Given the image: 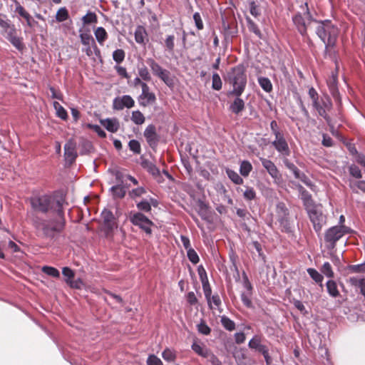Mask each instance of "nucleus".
Returning a JSON list of instances; mask_svg holds the SVG:
<instances>
[{
  "label": "nucleus",
  "mask_w": 365,
  "mask_h": 365,
  "mask_svg": "<svg viewBox=\"0 0 365 365\" xmlns=\"http://www.w3.org/2000/svg\"><path fill=\"white\" fill-rule=\"evenodd\" d=\"M52 217L48 220L36 224V227L42 230L43 235L48 238H53L60 234L65 227L66 220L63 210L51 215Z\"/></svg>",
  "instance_id": "obj_1"
},
{
  "label": "nucleus",
  "mask_w": 365,
  "mask_h": 365,
  "mask_svg": "<svg viewBox=\"0 0 365 365\" xmlns=\"http://www.w3.org/2000/svg\"><path fill=\"white\" fill-rule=\"evenodd\" d=\"M63 200L49 195H43L41 197H33L31 199V204L32 208L40 212H48L49 215H53L58 211L63 210Z\"/></svg>",
  "instance_id": "obj_2"
},
{
  "label": "nucleus",
  "mask_w": 365,
  "mask_h": 365,
  "mask_svg": "<svg viewBox=\"0 0 365 365\" xmlns=\"http://www.w3.org/2000/svg\"><path fill=\"white\" fill-rule=\"evenodd\" d=\"M314 24L317 36L325 43L326 48L333 47L336 43L338 29L329 21H312L309 23V26Z\"/></svg>",
  "instance_id": "obj_3"
},
{
  "label": "nucleus",
  "mask_w": 365,
  "mask_h": 365,
  "mask_svg": "<svg viewBox=\"0 0 365 365\" xmlns=\"http://www.w3.org/2000/svg\"><path fill=\"white\" fill-rule=\"evenodd\" d=\"M227 79L233 86V90L231 92L232 94L236 96H241L247 84L245 67L242 65H237L232 68L227 73Z\"/></svg>",
  "instance_id": "obj_4"
},
{
  "label": "nucleus",
  "mask_w": 365,
  "mask_h": 365,
  "mask_svg": "<svg viewBox=\"0 0 365 365\" xmlns=\"http://www.w3.org/2000/svg\"><path fill=\"white\" fill-rule=\"evenodd\" d=\"M349 232V228L344 225L334 226L327 230L324 236L325 241L329 244L328 247L334 249L336 242L346 233Z\"/></svg>",
  "instance_id": "obj_5"
},
{
  "label": "nucleus",
  "mask_w": 365,
  "mask_h": 365,
  "mask_svg": "<svg viewBox=\"0 0 365 365\" xmlns=\"http://www.w3.org/2000/svg\"><path fill=\"white\" fill-rule=\"evenodd\" d=\"M309 219L313 224L317 232H320L322 227L326 224V217L323 215L322 209L318 205H314L307 210Z\"/></svg>",
  "instance_id": "obj_6"
},
{
  "label": "nucleus",
  "mask_w": 365,
  "mask_h": 365,
  "mask_svg": "<svg viewBox=\"0 0 365 365\" xmlns=\"http://www.w3.org/2000/svg\"><path fill=\"white\" fill-rule=\"evenodd\" d=\"M314 108L317 110L319 115L323 117L329 125H331V118L327 114L332 108V103L328 96H323L320 99L317 101L316 104H312Z\"/></svg>",
  "instance_id": "obj_7"
},
{
  "label": "nucleus",
  "mask_w": 365,
  "mask_h": 365,
  "mask_svg": "<svg viewBox=\"0 0 365 365\" xmlns=\"http://www.w3.org/2000/svg\"><path fill=\"white\" fill-rule=\"evenodd\" d=\"M147 64L150 66L153 73L160 78L165 84L170 86L172 79L170 78V72L163 68L154 59L149 58L146 60Z\"/></svg>",
  "instance_id": "obj_8"
},
{
  "label": "nucleus",
  "mask_w": 365,
  "mask_h": 365,
  "mask_svg": "<svg viewBox=\"0 0 365 365\" xmlns=\"http://www.w3.org/2000/svg\"><path fill=\"white\" fill-rule=\"evenodd\" d=\"M312 21H315L311 17L310 13L309 10L304 13V16L301 14H297L293 17V22L294 25L297 26L299 32L304 36L307 34V30L308 28L313 29L314 24L309 26V23Z\"/></svg>",
  "instance_id": "obj_9"
},
{
  "label": "nucleus",
  "mask_w": 365,
  "mask_h": 365,
  "mask_svg": "<svg viewBox=\"0 0 365 365\" xmlns=\"http://www.w3.org/2000/svg\"><path fill=\"white\" fill-rule=\"evenodd\" d=\"M130 220L134 225L140 227L146 233H151L150 227L153 225V222L141 212H136L130 215Z\"/></svg>",
  "instance_id": "obj_10"
},
{
  "label": "nucleus",
  "mask_w": 365,
  "mask_h": 365,
  "mask_svg": "<svg viewBox=\"0 0 365 365\" xmlns=\"http://www.w3.org/2000/svg\"><path fill=\"white\" fill-rule=\"evenodd\" d=\"M140 106L146 107L156 101V97L154 93L150 91L147 84L142 85V93L138 98Z\"/></svg>",
  "instance_id": "obj_11"
},
{
  "label": "nucleus",
  "mask_w": 365,
  "mask_h": 365,
  "mask_svg": "<svg viewBox=\"0 0 365 365\" xmlns=\"http://www.w3.org/2000/svg\"><path fill=\"white\" fill-rule=\"evenodd\" d=\"M135 106L133 98L129 95H124L114 98L113 101V108L117 110H121L125 108H131Z\"/></svg>",
  "instance_id": "obj_12"
},
{
  "label": "nucleus",
  "mask_w": 365,
  "mask_h": 365,
  "mask_svg": "<svg viewBox=\"0 0 365 365\" xmlns=\"http://www.w3.org/2000/svg\"><path fill=\"white\" fill-rule=\"evenodd\" d=\"M274 140L272 142V145L282 155L288 156L290 154V150L287 140L284 137V134L274 136Z\"/></svg>",
  "instance_id": "obj_13"
},
{
  "label": "nucleus",
  "mask_w": 365,
  "mask_h": 365,
  "mask_svg": "<svg viewBox=\"0 0 365 365\" xmlns=\"http://www.w3.org/2000/svg\"><path fill=\"white\" fill-rule=\"evenodd\" d=\"M65 160L71 164L77 158L76 143L73 140H69L64 145Z\"/></svg>",
  "instance_id": "obj_14"
},
{
  "label": "nucleus",
  "mask_w": 365,
  "mask_h": 365,
  "mask_svg": "<svg viewBox=\"0 0 365 365\" xmlns=\"http://www.w3.org/2000/svg\"><path fill=\"white\" fill-rule=\"evenodd\" d=\"M115 178L119 184L113 186L110 188V191L112 192L113 197L123 198L124 197L126 193V187L123 185V183L124 182L123 175L120 173L117 172L115 174Z\"/></svg>",
  "instance_id": "obj_15"
},
{
  "label": "nucleus",
  "mask_w": 365,
  "mask_h": 365,
  "mask_svg": "<svg viewBox=\"0 0 365 365\" xmlns=\"http://www.w3.org/2000/svg\"><path fill=\"white\" fill-rule=\"evenodd\" d=\"M7 34V39L11 43V44L16 47L18 50H22L24 48V44L21 38L16 36V31L13 25L7 31H5Z\"/></svg>",
  "instance_id": "obj_16"
},
{
  "label": "nucleus",
  "mask_w": 365,
  "mask_h": 365,
  "mask_svg": "<svg viewBox=\"0 0 365 365\" xmlns=\"http://www.w3.org/2000/svg\"><path fill=\"white\" fill-rule=\"evenodd\" d=\"M260 160L263 167L267 170L272 178L279 180L281 178V175L273 162L265 158H260Z\"/></svg>",
  "instance_id": "obj_17"
},
{
  "label": "nucleus",
  "mask_w": 365,
  "mask_h": 365,
  "mask_svg": "<svg viewBox=\"0 0 365 365\" xmlns=\"http://www.w3.org/2000/svg\"><path fill=\"white\" fill-rule=\"evenodd\" d=\"M144 136L148 143L151 146H155L158 142V135L154 125H149L144 131Z\"/></svg>",
  "instance_id": "obj_18"
},
{
  "label": "nucleus",
  "mask_w": 365,
  "mask_h": 365,
  "mask_svg": "<svg viewBox=\"0 0 365 365\" xmlns=\"http://www.w3.org/2000/svg\"><path fill=\"white\" fill-rule=\"evenodd\" d=\"M101 123L107 130L111 133H115L118 131L120 127V123L116 118H106L101 120Z\"/></svg>",
  "instance_id": "obj_19"
},
{
  "label": "nucleus",
  "mask_w": 365,
  "mask_h": 365,
  "mask_svg": "<svg viewBox=\"0 0 365 365\" xmlns=\"http://www.w3.org/2000/svg\"><path fill=\"white\" fill-rule=\"evenodd\" d=\"M102 218L103 220L104 225L108 230H113L115 226V217L108 210H104L101 213Z\"/></svg>",
  "instance_id": "obj_20"
},
{
  "label": "nucleus",
  "mask_w": 365,
  "mask_h": 365,
  "mask_svg": "<svg viewBox=\"0 0 365 365\" xmlns=\"http://www.w3.org/2000/svg\"><path fill=\"white\" fill-rule=\"evenodd\" d=\"M299 190L301 194V198L303 201L306 210L314 206L315 205L314 204V202L312 199V195L309 193V192L307 191L301 185H299Z\"/></svg>",
  "instance_id": "obj_21"
},
{
  "label": "nucleus",
  "mask_w": 365,
  "mask_h": 365,
  "mask_svg": "<svg viewBox=\"0 0 365 365\" xmlns=\"http://www.w3.org/2000/svg\"><path fill=\"white\" fill-rule=\"evenodd\" d=\"M249 347L251 349H255L260 353L266 352L267 348L261 344V339L258 336L253 337L250 341L248 344Z\"/></svg>",
  "instance_id": "obj_22"
},
{
  "label": "nucleus",
  "mask_w": 365,
  "mask_h": 365,
  "mask_svg": "<svg viewBox=\"0 0 365 365\" xmlns=\"http://www.w3.org/2000/svg\"><path fill=\"white\" fill-rule=\"evenodd\" d=\"M192 349L196 354L202 357L209 358L210 355V351L202 344L195 342L192 345Z\"/></svg>",
  "instance_id": "obj_23"
},
{
  "label": "nucleus",
  "mask_w": 365,
  "mask_h": 365,
  "mask_svg": "<svg viewBox=\"0 0 365 365\" xmlns=\"http://www.w3.org/2000/svg\"><path fill=\"white\" fill-rule=\"evenodd\" d=\"M327 85L330 90V92L334 96H336L338 94V88H337V73L332 72L331 76L327 81Z\"/></svg>",
  "instance_id": "obj_24"
},
{
  "label": "nucleus",
  "mask_w": 365,
  "mask_h": 365,
  "mask_svg": "<svg viewBox=\"0 0 365 365\" xmlns=\"http://www.w3.org/2000/svg\"><path fill=\"white\" fill-rule=\"evenodd\" d=\"M147 36L145 29L142 26H138L135 31V40L137 43L145 44V40Z\"/></svg>",
  "instance_id": "obj_25"
},
{
  "label": "nucleus",
  "mask_w": 365,
  "mask_h": 365,
  "mask_svg": "<svg viewBox=\"0 0 365 365\" xmlns=\"http://www.w3.org/2000/svg\"><path fill=\"white\" fill-rule=\"evenodd\" d=\"M62 274L67 278L66 281L71 287H78L77 282L71 280V279L74 277V272L71 269L68 267H63Z\"/></svg>",
  "instance_id": "obj_26"
},
{
  "label": "nucleus",
  "mask_w": 365,
  "mask_h": 365,
  "mask_svg": "<svg viewBox=\"0 0 365 365\" xmlns=\"http://www.w3.org/2000/svg\"><path fill=\"white\" fill-rule=\"evenodd\" d=\"M245 108V102L240 98H236L234 102L231 104L230 109L235 114L240 113Z\"/></svg>",
  "instance_id": "obj_27"
},
{
  "label": "nucleus",
  "mask_w": 365,
  "mask_h": 365,
  "mask_svg": "<svg viewBox=\"0 0 365 365\" xmlns=\"http://www.w3.org/2000/svg\"><path fill=\"white\" fill-rule=\"evenodd\" d=\"M142 166L146 169L153 175H158L160 171L158 168L150 161L148 160H143L141 163Z\"/></svg>",
  "instance_id": "obj_28"
},
{
  "label": "nucleus",
  "mask_w": 365,
  "mask_h": 365,
  "mask_svg": "<svg viewBox=\"0 0 365 365\" xmlns=\"http://www.w3.org/2000/svg\"><path fill=\"white\" fill-rule=\"evenodd\" d=\"M53 106L54 109L56 110V115L62 120H67L68 114L64 108L57 101H54Z\"/></svg>",
  "instance_id": "obj_29"
},
{
  "label": "nucleus",
  "mask_w": 365,
  "mask_h": 365,
  "mask_svg": "<svg viewBox=\"0 0 365 365\" xmlns=\"http://www.w3.org/2000/svg\"><path fill=\"white\" fill-rule=\"evenodd\" d=\"M95 36L100 44H103V42L108 38V34L104 28L98 27L95 30Z\"/></svg>",
  "instance_id": "obj_30"
},
{
  "label": "nucleus",
  "mask_w": 365,
  "mask_h": 365,
  "mask_svg": "<svg viewBox=\"0 0 365 365\" xmlns=\"http://www.w3.org/2000/svg\"><path fill=\"white\" fill-rule=\"evenodd\" d=\"M258 83L265 92L269 93L272 91V84L268 78L259 77Z\"/></svg>",
  "instance_id": "obj_31"
},
{
  "label": "nucleus",
  "mask_w": 365,
  "mask_h": 365,
  "mask_svg": "<svg viewBox=\"0 0 365 365\" xmlns=\"http://www.w3.org/2000/svg\"><path fill=\"white\" fill-rule=\"evenodd\" d=\"M285 165L287 167V168L294 173L296 178L300 179L305 183H307V181L304 180L306 178V176L304 175H302V176H301L299 170L293 163L286 161Z\"/></svg>",
  "instance_id": "obj_32"
},
{
  "label": "nucleus",
  "mask_w": 365,
  "mask_h": 365,
  "mask_svg": "<svg viewBox=\"0 0 365 365\" xmlns=\"http://www.w3.org/2000/svg\"><path fill=\"white\" fill-rule=\"evenodd\" d=\"M226 173L229 178L236 185H242L243 179L238 175V173L232 170L227 169Z\"/></svg>",
  "instance_id": "obj_33"
},
{
  "label": "nucleus",
  "mask_w": 365,
  "mask_h": 365,
  "mask_svg": "<svg viewBox=\"0 0 365 365\" xmlns=\"http://www.w3.org/2000/svg\"><path fill=\"white\" fill-rule=\"evenodd\" d=\"M131 120L136 125H142L145 123V118L140 110L132 112Z\"/></svg>",
  "instance_id": "obj_34"
},
{
  "label": "nucleus",
  "mask_w": 365,
  "mask_h": 365,
  "mask_svg": "<svg viewBox=\"0 0 365 365\" xmlns=\"http://www.w3.org/2000/svg\"><path fill=\"white\" fill-rule=\"evenodd\" d=\"M252 170V164L247 160H243L240 167V173L244 177H247Z\"/></svg>",
  "instance_id": "obj_35"
},
{
  "label": "nucleus",
  "mask_w": 365,
  "mask_h": 365,
  "mask_svg": "<svg viewBox=\"0 0 365 365\" xmlns=\"http://www.w3.org/2000/svg\"><path fill=\"white\" fill-rule=\"evenodd\" d=\"M327 289L331 297H336L339 295V292L338 291L336 284L334 281L329 280L327 282Z\"/></svg>",
  "instance_id": "obj_36"
},
{
  "label": "nucleus",
  "mask_w": 365,
  "mask_h": 365,
  "mask_svg": "<svg viewBox=\"0 0 365 365\" xmlns=\"http://www.w3.org/2000/svg\"><path fill=\"white\" fill-rule=\"evenodd\" d=\"M221 323L225 329L228 331H233L235 329V322L226 316L221 317Z\"/></svg>",
  "instance_id": "obj_37"
},
{
  "label": "nucleus",
  "mask_w": 365,
  "mask_h": 365,
  "mask_svg": "<svg viewBox=\"0 0 365 365\" xmlns=\"http://www.w3.org/2000/svg\"><path fill=\"white\" fill-rule=\"evenodd\" d=\"M162 356L164 359V360L168 361V362H173L176 359V354L175 352L170 349H165L163 352L162 353Z\"/></svg>",
  "instance_id": "obj_38"
},
{
  "label": "nucleus",
  "mask_w": 365,
  "mask_h": 365,
  "mask_svg": "<svg viewBox=\"0 0 365 365\" xmlns=\"http://www.w3.org/2000/svg\"><path fill=\"white\" fill-rule=\"evenodd\" d=\"M81 43L83 45H90L92 43L95 48H96V45L95 41L92 36L87 33L81 34L80 35Z\"/></svg>",
  "instance_id": "obj_39"
},
{
  "label": "nucleus",
  "mask_w": 365,
  "mask_h": 365,
  "mask_svg": "<svg viewBox=\"0 0 365 365\" xmlns=\"http://www.w3.org/2000/svg\"><path fill=\"white\" fill-rule=\"evenodd\" d=\"M202 289H203V292H204L205 296L206 297V299L208 303H210L212 291H211V288L208 283L207 279H202Z\"/></svg>",
  "instance_id": "obj_40"
},
{
  "label": "nucleus",
  "mask_w": 365,
  "mask_h": 365,
  "mask_svg": "<svg viewBox=\"0 0 365 365\" xmlns=\"http://www.w3.org/2000/svg\"><path fill=\"white\" fill-rule=\"evenodd\" d=\"M307 272L317 283H321L323 281V276L315 269L309 268L307 269Z\"/></svg>",
  "instance_id": "obj_41"
},
{
  "label": "nucleus",
  "mask_w": 365,
  "mask_h": 365,
  "mask_svg": "<svg viewBox=\"0 0 365 365\" xmlns=\"http://www.w3.org/2000/svg\"><path fill=\"white\" fill-rule=\"evenodd\" d=\"M42 272L53 277H59L60 273L58 270L53 267L44 266L41 269Z\"/></svg>",
  "instance_id": "obj_42"
},
{
  "label": "nucleus",
  "mask_w": 365,
  "mask_h": 365,
  "mask_svg": "<svg viewBox=\"0 0 365 365\" xmlns=\"http://www.w3.org/2000/svg\"><path fill=\"white\" fill-rule=\"evenodd\" d=\"M68 18V13L67 9L65 7L61 8L58 10L56 19L58 22H62L66 21Z\"/></svg>",
  "instance_id": "obj_43"
},
{
  "label": "nucleus",
  "mask_w": 365,
  "mask_h": 365,
  "mask_svg": "<svg viewBox=\"0 0 365 365\" xmlns=\"http://www.w3.org/2000/svg\"><path fill=\"white\" fill-rule=\"evenodd\" d=\"M212 88L215 91H220L222 88V81L217 73H213L212 78Z\"/></svg>",
  "instance_id": "obj_44"
},
{
  "label": "nucleus",
  "mask_w": 365,
  "mask_h": 365,
  "mask_svg": "<svg viewBox=\"0 0 365 365\" xmlns=\"http://www.w3.org/2000/svg\"><path fill=\"white\" fill-rule=\"evenodd\" d=\"M321 272L327 277H334V272L329 262H325L321 268Z\"/></svg>",
  "instance_id": "obj_45"
},
{
  "label": "nucleus",
  "mask_w": 365,
  "mask_h": 365,
  "mask_svg": "<svg viewBox=\"0 0 365 365\" xmlns=\"http://www.w3.org/2000/svg\"><path fill=\"white\" fill-rule=\"evenodd\" d=\"M175 36L173 35L168 36L165 40V44L167 50L170 53H173L175 47Z\"/></svg>",
  "instance_id": "obj_46"
},
{
  "label": "nucleus",
  "mask_w": 365,
  "mask_h": 365,
  "mask_svg": "<svg viewBox=\"0 0 365 365\" xmlns=\"http://www.w3.org/2000/svg\"><path fill=\"white\" fill-rule=\"evenodd\" d=\"M113 60L119 63H121L125 58V52L123 49H117L113 53Z\"/></svg>",
  "instance_id": "obj_47"
},
{
  "label": "nucleus",
  "mask_w": 365,
  "mask_h": 365,
  "mask_svg": "<svg viewBox=\"0 0 365 365\" xmlns=\"http://www.w3.org/2000/svg\"><path fill=\"white\" fill-rule=\"evenodd\" d=\"M128 146L130 150L134 153L139 154L141 151L140 143L136 140H131L128 143Z\"/></svg>",
  "instance_id": "obj_48"
},
{
  "label": "nucleus",
  "mask_w": 365,
  "mask_h": 365,
  "mask_svg": "<svg viewBox=\"0 0 365 365\" xmlns=\"http://www.w3.org/2000/svg\"><path fill=\"white\" fill-rule=\"evenodd\" d=\"M145 192L146 190L143 187H139L129 192V195L131 198L135 199V197L142 196Z\"/></svg>",
  "instance_id": "obj_49"
},
{
  "label": "nucleus",
  "mask_w": 365,
  "mask_h": 365,
  "mask_svg": "<svg viewBox=\"0 0 365 365\" xmlns=\"http://www.w3.org/2000/svg\"><path fill=\"white\" fill-rule=\"evenodd\" d=\"M187 255L189 260L193 264H197L199 262V257L197 252L192 248L188 249L187 251Z\"/></svg>",
  "instance_id": "obj_50"
},
{
  "label": "nucleus",
  "mask_w": 365,
  "mask_h": 365,
  "mask_svg": "<svg viewBox=\"0 0 365 365\" xmlns=\"http://www.w3.org/2000/svg\"><path fill=\"white\" fill-rule=\"evenodd\" d=\"M82 21H83V24H88L96 22L97 17L94 13L90 12V13H88L84 16H83Z\"/></svg>",
  "instance_id": "obj_51"
},
{
  "label": "nucleus",
  "mask_w": 365,
  "mask_h": 365,
  "mask_svg": "<svg viewBox=\"0 0 365 365\" xmlns=\"http://www.w3.org/2000/svg\"><path fill=\"white\" fill-rule=\"evenodd\" d=\"M138 74L144 81H149L151 79L150 74L145 66L139 68Z\"/></svg>",
  "instance_id": "obj_52"
},
{
  "label": "nucleus",
  "mask_w": 365,
  "mask_h": 365,
  "mask_svg": "<svg viewBox=\"0 0 365 365\" xmlns=\"http://www.w3.org/2000/svg\"><path fill=\"white\" fill-rule=\"evenodd\" d=\"M277 212L282 219H284L288 215V210L285 205L282 202L277 205Z\"/></svg>",
  "instance_id": "obj_53"
},
{
  "label": "nucleus",
  "mask_w": 365,
  "mask_h": 365,
  "mask_svg": "<svg viewBox=\"0 0 365 365\" xmlns=\"http://www.w3.org/2000/svg\"><path fill=\"white\" fill-rule=\"evenodd\" d=\"M137 207L138 210L144 212H150V203H149L148 200H143L140 202H139L137 204Z\"/></svg>",
  "instance_id": "obj_54"
},
{
  "label": "nucleus",
  "mask_w": 365,
  "mask_h": 365,
  "mask_svg": "<svg viewBox=\"0 0 365 365\" xmlns=\"http://www.w3.org/2000/svg\"><path fill=\"white\" fill-rule=\"evenodd\" d=\"M148 365H163L162 361L155 355H150L147 359Z\"/></svg>",
  "instance_id": "obj_55"
},
{
  "label": "nucleus",
  "mask_w": 365,
  "mask_h": 365,
  "mask_svg": "<svg viewBox=\"0 0 365 365\" xmlns=\"http://www.w3.org/2000/svg\"><path fill=\"white\" fill-rule=\"evenodd\" d=\"M244 197L247 200H252L255 198L256 192L252 187H247L243 193Z\"/></svg>",
  "instance_id": "obj_56"
},
{
  "label": "nucleus",
  "mask_w": 365,
  "mask_h": 365,
  "mask_svg": "<svg viewBox=\"0 0 365 365\" xmlns=\"http://www.w3.org/2000/svg\"><path fill=\"white\" fill-rule=\"evenodd\" d=\"M349 173L350 174L356 178H361V173L360 169L355 165H352L349 167Z\"/></svg>",
  "instance_id": "obj_57"
},
{
  "label": "nucleus",
  "mask_w": 365,
  "mask_h": 365,
  "mask_svg": "<svg viewBox=\"0 0 365 365\" xmlns=\"http://www.w3.org/2000/svg\"><path fill=\"white\" fill-rule=\"evenodd\" d=\"M251 294L252 293L245 292L242 293L241 295V299L242 302L247 307H250L252 306V301L250 299Z\"/></svg>",
  "instance_id": "obj_58"
},
{
  "label": "nucleus",
  "mask_w": 365,
  "mask_h": 365,
  "mask_svg": "<svg viewBox=\"0 0 365 365\" xmlns=\"http://www.w3.org/2000/svg\"><path fill=\"white\" fill-rule=\"evenodd\" d=\"M197 330L200 333L205 335L210 333V328L203 322L197 325Z\"/></svg>",
  "instance_id": "obj_59"
},
{
  "label": "nucleus",
  "mask_w": 365,
  "mask_h": 365,
  "mask_svg": "<svg viewBox=\"0 0 365 365\" xmlns=\"http://www.w3.org/2000/svg\"><path fill=\"white\" fill-rule=\"evenodd\" d=\"M193 19L195 23V26L197 29L201 30L203 29V23L200 16V14L197 12L195 13L193 15Z\"/></svg>",
  "instance_id": "obj_60"
},
{
  "label": "nucleus",
  "mask_w": 365,
  "mask_h": 365,
  "mask_svg": "<svg viewBox=\"0 0 365 365\" xmlns=\"http://www.w3.org/2000/svg\"><path fill=\"white\" fill-rule=\"evenodd\" d=\"M208 304L211 309L214 308L212 304L216 307H220V305L221 304V300H220L219 295L215 294V295L211 296V302H210V303H208Z\"/></svg>",
  "instance_id": "obj_61"
},
{
  "label": "nucleus",
  "mask_w": 365,
  "mask_h": 365,
  "mask_svg": "<svg viewBox=\"0 0 365 365\" xmlns=\"http://www.w3.org/2000/svg\"><path fill=\"white\" fill-rule=\"evenodd\" d=\"M4 15L0 14V26L4 29V31H7L13 25H11L6 19Z\"/></svg>",
  "instance_id": "obj_62"
},
{
  "label": "nucleus",
  "mask_w": 365,
  "mask_h": 365,
  "mask_svg": "<svg viewBox=\"0 0 365 365\" xmlns=\"http://www.w3.org/2000/svg\"><path fill=\"white\" fill-rule=\"evenodd\" d=\"M309 96L312 101V104H316L317 101L319 99L318 93L313 87L309 89Z\"/></svg>",
  "instance_id": "obj_63"
},
{
  "label": "nucleus",
  "mask_w": 365,
  "mask_h": 365,
  "mask_svg": "<svg viewBox=\"0 0 365 365\" xmlns=\"http://www.w3.org/2000/svg\"><path fill=\"white\" fill-rule=\"evenodd\" d=\"M16 11L18 12V14L24 17V19H26V20H29L30 19V15L24 9L23 6H21V5H19L18 6H16Z\"/></svg>",
  "instance_id": "obj_64"
}]
</instances>
